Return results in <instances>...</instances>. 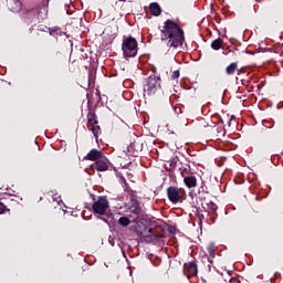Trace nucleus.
<instances>
[{"mask_svg": "<svg viewBox=\"0 0 283 283\" xmlns=\"http://www.w3.org/2000/svg\"><path fill=\"white\" fill-rule=\"evenodd\" d=\"M130 213H135V216H140V206L138 203H134L129 208Z\"/></svg>", "mask_w": 283, "mask_h": 283, "instance_id": "nucleus-17", "label": "nucleus"}, {"mask_svg": "<svg viewBox=\"0 0 283 283\" xmlns=\"http://www.w3.org/2000/svg\"><path fill=\"white\" fill-rule=\"evenodd\" d=\"M181 176L184 178V182L188 189H193L198 187V180L196 179V176H188L185 177V171H181Z\"/></svg>", "mask_w": 283, "mask_h": 283, "instance_id": "nucleus-10", "label": "nucleus"}, {"mask_svg": "<svg viewBox=\"0 0 283 283\" xmlns=\"http://www.w3.org/2000/svg\"><path fill=\"white\" fill-rule=\"evenodd\" d=\"M160 40L167 43V48L178 50L185 43V31L174 20H166L160 30Z\"/></svg>", "mask_w": 283, "mask_h": 283, "instance_id": "nucleus-1", "label": "nucleus"}, {"mask_svg": "<svg viewBox=\"0 0 283 283\" xmlns=\"http://www.w3.org/2000/svg\"><path fill=\"white\" fill-rule=\"evenodd\" d=\"M4 211H10V209H8V207H6V205H3V202L0 201V216H1Z\"/></svg>", "mask_w": 283, "mask_h": 283, "instance_id": "nucleus-21", "label": "nucleus"}, {"mask_svg": "<svg viewBox=\"0 0 283 283\" xmlns=\"http://www.w3.org/2000/svg\"><path fill=\"white\" fill-rule=\"evenodd\" d=\"M211 122L214 123V125H224V119L218 114L211 116Z\"/></svg>", "mask_w": 283, "mask_h": 283, "instance_id": "nucleus-16", "label": "nucleus"}, {"mask_svg": "<svg viewBox=\"0 0 283 283\" xmlns=\"http://www.w3.org/2000/svg\"><path fill=\"white\" fill-rule=\"evenodd\" d=\"M224 41L222 39L218 38L211 42L212 50H221Z\"/></svg>", "mask_w": 283, "mask_h": 283, "instance_id": "nucleus-15", "label": "nucleus"}, {"mask_svg": "<svg viewBox=\"0 0 283 283\" xmlns=\"http://www.w3.org/2000/svg\"><path fill=\"white\" fill-rule=\"evenodd\" d=\"M105 153L102 150H98L96 148L91 149L87 155L84 157V160H91L92 163H96L101 160V158H104Z\"/></svg>", "mask_w": 283, "mask_h": 283, "instance_id": "nucleus-9", "label": "nucleus"}, {"mask_svg": "<svg viewBox=\"0 0 283 283\" xmlns=\"http://www.w3.org/2000/svg\"><path fill=\"white\" fill-rule=\"evenodd\" d=\"M42 3H43L44 12H48L46 8H48V6L50 3V0H43Z\"/></svg>", "mask_w": 283, "mask_h": 283, "instance_id": "nucleus-23", "label": "nucleus"}, {"mask_svg": "<svg viewBox=\"0 0 283 283\" xmlns=\"http://www.w3.org/2000/svg\"><path fill=\"white\" fill-rule=\"evenodd\" d=\"M203 209H206L209 213H216V211H218V206L213 201H209L203 206Z\"/></svg>", "mask_w": 283, "mask_h": 283, "instance_id": "nucleus-14", "label": "nucleus"}, {"mask_svg": "<svg viewBox=\"0 0 283 283\" xmlns=\"http://www.w3.org/2000/svg\"><path fill=\"white\" fill-rule=\"evenodd\" d=\"M184 273L188 279L196 277V275H198V264H196L193 261L185 263Z\"/></svg>", "mask_w": 283, "mask_h": 283, "instance_id": "nucleus-8", "label": "nucleus"}, {"mask_svg": "<svg viewBox=\"0 0 283 283\" xmlns=\"http://www.w3.org/2000/svg\"><path fill=\"white\" fill-rule=\"evenodd\" d=\"M216 251H217L216 245L209 244L207 247V252L209 254L208 262H210V264H213V258H216Z\"/></svg>", "mask_w": 283, "mask_h": 283, "instance_id": "nucleus-12", "label": "nucleus"}, {"mask_svg": "<svg viewBox=\"0 0 283 283\" xmlns=\"http://www.w3.org/2000/svg\"><path fill=\"white\" fill-rule=\"evenodd\" d=\"M235 70H238V62H232L226 67V73L228 76H233V74H235Z\"/></svg>", "mask_w": 283, "mask_h": 283, "instance_id": "nucleus-13", "label": "nucleus"}, {"mask_svg": "<svg viewBox=\"0 0 283 283\" xmlns=\"http://www.w3.org/2000/svg\"><path fill=\"white\" fill-rule=\"evenodd\" d=\"M87 129L92 132L94 138L98 140V135L101 134V126H98V119H96V113L90 111L87 114Z\"/></svg>", "mask_w": 283, "mask_h": 283, "instance_id": "nucleus-5", "label": "nucleus"}, {"mask_svg": "<svg viewBox=\"0 0 283 283\" xmlns=\"http://www.w3.org/2000/svg\"><path fill=\"white\" fill-rule=\"evenodd\" d=\"M222 54H224V56H229V54H232V56H235V51L231 50L230 48H227Z\"/></svg>", "mask_w": 283, "mask_h": 283, "instance_id": "nucleus-20", "label": "nucleus"}, {"mask_svg": "<svg viewBox=\"0 0 283 283\" xmlns=\"http://www.w3.org/2000/svg\"><path fill=\"white\" fill-rule=\"evenodd\" d=\"M109 167H112V161H109L107 156L104 155L101 159H97V161H94V164L90 166V171H92L93 174L95 171H109Z\"/></svg>", "mask_w": 283, "mask_h": 283, "instance_id": "nucleus-6", "label": "nucleus"}, {"mask_svg": "<svg viewBox=\"0 0 283 283\" xmlns=\"http://www.w3.org/2000/svg\"><path fill=\"white\" fill-rule=\"evenodd\" d=\"M166 191L168 200H170L172 205L185 202V198H187V191H185V188H179L178 186H170Z\"/></svg>", "mask_w": 283, "mask_h": 283, "instance_id": "nucleus-3", "label": "nucleus"}, {"mask_svg": "<svg viewBox=\"0 0 283 283\" xmlns=\"http://www.w3.org/2000/svg\"><path fill=\"white\" fill-rule=\"evenodd\" d=\"M122 51L125 59H134L138 54V41L136 38L124 36Z\"/></svg>", "mask_w": 283, "mask_h": 283, "instance_id": "nucleus-2", "label": "nucleus"}, {"mask_svg": "<svg viewBox=\"0 0 283 283\" xmlns=\"http://www.w3.org/2000/svg\"><path fill=\"white\" fill-rule=\"evenodd\" d=\"M149 12L153 17H160V14H163V9L160 8V4L153 2L149 4Z\"/></svg>", "mask_w": 283, "mask_h": 283, "instance_id": "nucleus-11", "label": "nucleus"}, {"mask_svg": "<svg viewBox=\"0 0 283 283\" xmlns=\"http://www.w3.org/2000/svg\"><path fill=\"white\" fill-rule=\"evenodd\" d=\"M107 209H109V201L105 197H99L93 203V213L96 216H107Z\"/></svg>", "mask_w": 283, "mask_h": 283, "instance_id": "nucleus-7", "label": "nucleus"}, {"mask_svg": "<svg viewBox=\"0 0 283 283\" xmlns=\"http://www.w3.org/2000/svg\"><path fill=\"white\" fill-rule=\"evenodd\" d=\"M235 125V117L231 116L230 118L228 117V126L231 127V124Z\"/></svg>", "mask_w": 283, "mask_h": 283, "instance_id": "nucleus-22", "label": "nucleus"}, {"mask_svg": "<svg viewBox=\"0 0 283 283\" xmlns=\"http://www.w3.org/2000/svg\"><path fill=\"white\" fill-rule=\"evenodd\" d=\"M118 224H120L122 227H129V224H132V221L127 217H120L118 219Z\"/></svg>", "mask_w": 283, "mask_h": 283, "instance_id": "nucleus-18", "label": "nucleus"}, {"mask_svg": "<svg viewBox=\"0 0 283 283\" xmlns=\"http://www.w3.org/2000/svg\"><path fill=\"white\" fill-rule=\"evenodd\" d=\"M170 78H171V81H176V80L180 78V71L179 70L174 71Z\"/></svg>", "mask_w": 283, "mask_h": 283, "instance_id": "nucleus-19", "label": "nucleus"}, {"mask_svg": "<svg viewBox=\"0 0 283 283\" xmlns=\"http://www.w3.org/2000/svg\"><path fill=\"white\" fill-rule=\"evenodd\" d=\"M158 90H160V78L156 77V75L149 76L144 85L145 94L154 96Z\"/></svg>", "mask_w": 283, "mask_h": 283, "instance_id": "nucleus-4", "label": "nucleus"}]
</instances>
